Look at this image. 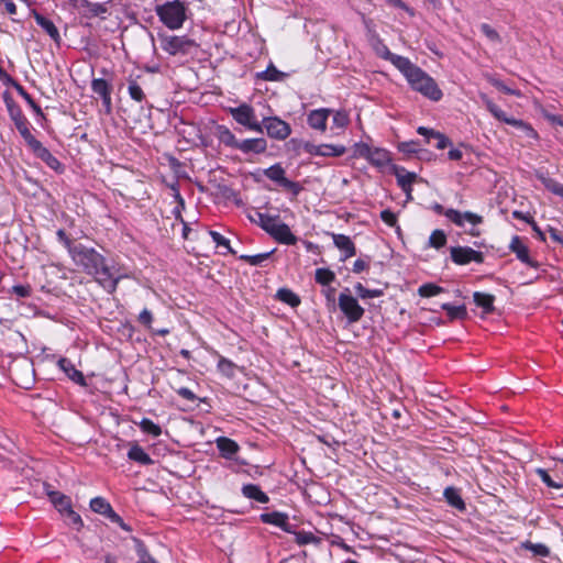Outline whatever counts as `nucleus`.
<instances>
[{
  "label": "nucleus",
  "instance_id": "13",
  "mask_svg": "<svg viewBox=\"0 0 563 563\" xmlns=\"http://www.w3.org/2000/svg\"><path fill=\"white\" fill-rule=\"evenodd\" d=\"M331 113L332 110L327 108L312 110L307 115V123L311 129L324 132L327 130V122Z\"/></svg>",
  "mask_w": 563,
  "mask_h": 563
},
{
  "label": "nucleus",
  "instance_id": "60",
  "mask_svg": "<svg viewBox=\"0 0 563 563\" xmlns=\"http://www.w3.org/2000/svg\"><path fill=\"white\" fill-rule=\"evenodd\" d=\"M65 518L68 520V525L75 527L77 530H79L82 527V520L80 516L73 510L70 507L64 515Z\"/></svg>",
  "mask_w": 563,
  "mask_h": 563
},
{
  "label": "nucleus",
  "instance_id": "47",
  "mask_svg": "<svg viewBox=\"0 0 563 563\" xmlns=\"http://www.w3.org/2000/svg\"><path fill=\"white\" fill-rule=\"evenodd\" d=\"M23 140L25 141L29 148L32 151L36 145H38L41 142L35 139V136L31 133L29 129V124H24L22 126L16 128Z\"/></svg>",
  "mask_w": 563,
  "mask_h": 563
},
{
  "label": "nucleus",
  "instance_id": "17",
  "mask_svg": "<svg viewBox=\"0 0 563 563\" xmlns=\"http://www.w3.org/2000/svg\"><path fill=\"white\" fill-rule=\"evenodd\" d=\"M57 365L74 383L80 386L87 385L84 374L75 367L70 360L60 357L57 362Z\"/></svg>",
  "mask_w": 563,
  "mask_h": 563
},
{
  "label": "nucleus",
  "instance_id": "20",
  "mask_svg": "<svg viewBox=\"0 0 563 563\" xmlns=\"http://www.w3.org/2000/svg\"><path fill=\"white\" fill-rule=\"evenodd\" d=\"M32 15L34 16L36 23L49 35V37L56 44H59L62 38L58 29L55 26L53 21L38 13L36 10L32 11Z\"/></svg>",
  "mask_w": 563,
  "mask_h": 563
},
{
  "label": "nucleus",
  "instance_id": "34",
  "mask_svg": "<svg viewBox=\"0 0 563 563\" xmlns=\"http://www.w3.org/2000/svg\"><path fill=\"white\" fill-rule=\"evenodd\" d=\"M276 298L292 308L298 307L301 302L299 296L288 288L278 289Z\"/></svg>",
  "mask_w": 563,
  "mask_h": 563
},
{
  "label": "nucleus",
  "instance_id": "64",
  "mask_svg": "<svg viewBox=\"0 0 563 563\" xmlns=\"http://www.w3.org/2000/svg\"><path fill=\"white\" fill-rule=\"evenodd\" d=\"M444 216L457 227H463L462 212L455 209H446Z\"/></svg>",
  "mask_w": 563,
  "mask_h": 563
},
{
  "label": "nucleus",
  "instance_id": "25",
  "mask_svg": "<svg viewBox=\"0 0 563 563\" xmlns=\"http://www.w3.org/2000/svg\"><path fill=\"white\" fill-rule=\"evenodd\" d=\"M443 496L451 507L460 511H464L466 509V505L463 498L461 497L460 490L457 488L453 486L446 487L444 489Z\"/></svg>",
  "mask_w": 563,
  "mask_h": 563
},
{
  "label": "nucleus",
  "instance_id": "22",
  "mask_svg": "<svg viewBox=\"0 0 563 563\" xmlns=\"http://www.w3.org/2000/svg\"><path fill=\"white\" fill-rule=\"evenodd\" d=\"M79 10H81L82 15L86 18L100 16L103 19L104 14L108 12V8L104 3H92L88 0H82Z\"/></svg>",
  "mask_w": 563,
  "mask_h": 563
},
{
  "label": "nucleus",
  "instance_id": "29",
  "mask_svg": "<svg viewBox=\"0 0 563 563\" xmlns=\"http://www.w3.org/2000/svg\"><path fill=\"white\" fill-rule=\"evenodd\" d=\"M47 495L49 497L51 503L60 512L62 516L71 507L70 498L64 495L63 493L48 492Z\"/></svg>",
  "mask_w": 563,
  "mask_h": 563
},
{
  "label": "nucleus",
  "instance_id": "8",
  "mask_svg": "<svg viewBox=\"0 0 563 563\" xmlns=\"http://www.w3.org/2000/svg\"><path fill=\"white\" fill-rule=\"evenodd\" d=\"M90 508L92 511L103 515L111 522L117 523L125 531H131V528L123 521V519L112 509L111 505L102 497H95L90 500Z\"/></svg>",
  "mask_w": 563,
  "mask_h": 563
},
{
  "label": "nucleus",
  "instance_id": "26",
  "mask_svg": "<svg viewBox=\"0 0 563 563\" xmlns=\"http://www.w3.org/2000/svg\"><path fill=\"white\" fill-rule=\"evenodd\" d=\"M272 238L280 244L295 245L297 243L296 235L292 234L290 228L286 223L278 225V229L275 230Z\"/></svg>",
  "mask_w": 563,
  "mask_h": 563
},
{
  "label": "nucleus",
  "instance_id": "42",
  "mask_svg": "<svg viewBox=\"0 0 563 563\" xmlns=\"http://www.w3.org/2000/svg\"><path fill=\"white\" fill-rule=\"evenodd\" d=\"M355 292L361 299H369L383 296L384 291L382 289H367L361 283H357L354 286Z\"/></svg>",
  "mask_w": 563,
  "mask_h": 563
},
{
  "label": "nucleus",
  "instance_id": "35",
  "mask_svg": "<svg viewBox=\"0 0 563 563\" xmlns=\"http://www.w3.org/2000/svg\"><path fill=\"white\" fill-rule=\"evenodd\" d=\"M441 308L446 312L450 320H464L467 317V310L464 305L453 306L443 303Z\"/></svg>",
  "mask_w": 563,
  "mask_h": 563
},
{
  "label": "nucleus",
  "instance_id": "49",
  "mask_svg": "<svg viewBox=\"0 0 563 563\" xmlns=\"http://www.w3.org/2000/svg\"><path fill=\"white\" fill-rule=\"evenodd\" d=\"M446 243V235L442 230H434L429 238V245L434 249H441Z\"/></svg>",
  "mask_w": 563,
  "mask_h": 563
},
{
  "label": "nucleus",
  "instance_id": "2",
  "mask_svg": "<svg viewBox=\"0 0 563 563\" xmlns=\"http://www.w3.org/2000/svg\"><path fill=\"white\" fill-rule=\"evenodd\" d=\"M159 21L169 30H178L187 19V7L180 0L166 1L155 8Z\"/></svg>",
  "mask_w": 563,
  "mask_h": 563
},
{
  "label": "nucleus",
  "instance_id": "27",
  "mask_svg": "<svg viewBox=\"0 0 563 563\" xmlns=\"http://www.w3.org/2000/svg\"><path fill=\"white\" fill-rule=\"evenodd\" d=\"M473 299L476 306L483 309L485 314H489L495 310L494 302L495 296L490 294L475 291L473 294Z\"/></svg>",
  "mask_w": 563,
  "mask_h": 563
},
{
  "label": "nucleus",
  "instance_id": "24",
  "mask_svg": "<svg viewBox=\"0 0 563 563\" xmlns=\"http://www.w3.org/2000/svg\"><path fill=\"white\" fill-rule=\"evenodd\" d=\"M389 62L407 78L418 68L409 58L394 54Z\"/></svg>",
  "mask_w": 563,
  "mask_h": 563
},
{
  "label": "nucleus",
  "instance_id": "36",
  "mask_svg": "<svg viewBox=\"0 0 563 563\" xmlns=\"http://www.w3.org/2000/svg\"><path fill=\"white\" fill-rule=\"evenodd\" d=\"M521 548L530 551L536 556L547 558L550 555V549L543 543H532L529 540L521 542Z\"/></svg>",
  "mask_w": 563,
  "mask_h": 563
},
{
  "label": "nucleus",
  "instance_id": "52",
  "mask_svg": "<svg viewBox=\"0 0 563 563\" xmlns=\"http://www.w3.org/2000/svg\"><path fill=\"white\" fill-rule=\"evenodd\" d=\"M264 220L265 221L261 228L271 236H273L275 230L278 229V225L282 224V222H279V216H268L267 218H264Z\"/></svg>",
  "mask_w": 563,
  "mask_h": 563
},
{
  "label": "nucleus",
  "instance_id": "5",
  "mask_svg": "<svg viewBox=\"0 0 563 563\" xmlns=\"http://www.w3.org/2000/svg\"><path fill=\"white\" fill-rule=\"evenodd\" d=\"M228 111L233 118V120L240 125H243L250 131H261V121L257 120L255 110L251 104L244 102L238 107L229 108Z\"/></svg>",
  "mask_w": 563,
  "mask_h": 563
},
{
  "label": "nucleus",
  "instance_id": "53",
  "mask_svg": "<svg viewBox=\"0 0 563 563\" xmlns=\"http://www.w3.org/2000/svg\"><path fill=\"white\" fill-rule=\"evenodd\" d=\"M264 220L265 221L261 228L271 236H273L275 230L278 229V225L282 224V222H279V216H268L267 218H264Z\"/></svg>",
  "mask_w": 563,
  "mask_h": 563
},
{
  "label": "nucleus",
  "instance_id": "43",
  "mask_svg": "<svg viewBox=\"0 0 563 563\" xmlns=\"http://www.w3.org/2000/svg\"><path fill=\"white\" fill-rule=\"evenodd\" d=\"M274 251L265 252L256 255H241L240 260L246 262L252 266H261L266 260L271 257Z\"/></svg>",
  "mask_w": 563,
  "mask_h": 563
},
{
  "label": "nucleus",
  "instance_id": "45",
  "mask_svg": "<svg viewBox=\"0 0 563 563\" xmlns=\"http://www.w3.org/2000/svg\"><path fill=\"white\" fill-rule=\"evenodd\" d=\"M140 428L144 433L153 437H159L162 434V428L147 418H143L141 420Z\"/></svg>",
  "mask_w": 563,
  "mask_h": 563
},
{
  "label": "nucleus",
  "instance_id": "32",
  "mask_svg": "<svg viewBox=\"0 0 563 563\" xmlns=\"http://www.w3.org/2000/svg\"><path fill=\"white\" fill-rule=\"evenodd\" d=\"M263 174L271 179L272 181L277 183L279 186H284L285 181H287L288 178H286L285 169L282 167L280 164H275L266 169L263 170Z\"/></svg>",
  "mask_w": 563,
  "mask_h": 563
},
{
  "label": "nucleus",
  "instance_id": "44",
  "mask_svg": "<svg viewBox=\"0 0 563 563\" xmlns=\"http://www.w3.org/2000/svg\"><path fill=\"white\" fill-rule=\"evenodd\" d=\"M295 541L299 545H306L310 543H319L320 538L316 537L312 532L306 531H296L295 530Z\"/></svg>",
  "mask_w": 563,
  "mask_h": 563
},
{
  "label": "nucleus",
  "instance_id": "16",
  "mask_svg": "<svg viewBox=\"0 0 563 563\" xmlns=\"http://www.w3.org/2000/svg\"><path fill=\"white\" fill-rule=\"evenodd\" d=\"M393 173L397 179L398 186L402 189V191H412V184L418 177L416 173L408 172L405 167L397 165L393 167Z\"/></svg>",
  "mask_w": 563,
  "mask_h": 563
},
{
  "label": "nucleus",
  "instance_id": "21",
  "mask_svg": "<svg viewBox=\"0 0 563 563\" xmlns=\"http://www.w3.org/2000/svg\"><path fill=\"white\" fill-rule=\"evenodd\" d=\"M216 134L221 144L227 147H231L234 150L239 148L240 140L235 137L233 132L225 125H218L216 129Z\"/></svg>",
  "mask_w": 563,
  "mask_h": 563
},
{
  "label": "nucleus",
  "instance_id": "55",
  "mask_svg": "<svg viewBox=\"0 0 563 563\" xmlns=\"http://www.w3.org/2000/svg\"><path fill=\"white\" fill-rule=\"evenodd\" d=\"M536 474L540 477V479L550 488L554 489H561L563 488V484L555 482L552 479V477L549 475L548 471L544 468H537Z\"/></svg>",
  "mask_w": 563,
  "mask_h": 563
},
{
  "label": "nucleus",
  "instance_id": "57",
  "mask_svg": "<svg viewBox=\"0 0 563 563\" xmlns=\"http://www.w3.org/2000/svg\"><path fill=\"white\" fill-rule=\"evenodd\" d=\"M9 112H10V117H11L12 121L14 122L15 128L22 126L24 124H30L20 108L10 107Z\"/></svg>",
  "mask_w": 563,
  "mask_h": 563
},
{
  "label": "nucleus",
  "instance_id": "62",
  "mask_svg": "<svg viewBox=\"0 0 563 563\" xmlns=\"http://www.w3.org/2000/svg\"><path fill=\"white\" fill-rule=\"evenodd\" d=\"M481 31H482V33H483V34H484L488 40H490L492 42H500V41H501V38H500V36H499L498 32H497L495 29H493V27H492L489 24H487V23H483V24L481 25Z\"/></svg>",
  "mask_w": 563,
  "mask_h": 563
},
{
  "label": "nucleus",
  "instance_id": "12",
  "mask_svg": "<svg viewBox=\"0 0 563 563\" xmlns=\"http://www.w3.org/2000/svg\"><path fill=\"white\" fill-rule=\"evenodd\" d=\"M509 249L512 253L516 254L517 258L525 263L526 265L538 268L539 263L537 261H533L529 255V249L527 245L523 244L520 236L515 235L511 239V242L509 244Z\"/></svg>",
  "mask_w": 563,
  "mask_h": 563
},
{
  "label": "nucleus",
  "instance_id": "56",
  "mask_svg": "<svg viewBox=\"0 0 563 563\" xmlns=\"http://www.w3.org/2000/svg\"><path fill=\"white\" fill-rule=\"evenodd\" d=\"M284 74L279 71L274 65H269L263 73L258 75L260 78L269 81L282 79Z\"/></svg>",
  "mask_w": 563,
  "mask_h": 563
},
{
  "label": "nucleus",
  "instance_id": "19",
  "mask_svg": "<svg viewBox=\"0 0 563 563\" xmlns=\"http://www.w3.org/2000/svg\"><path fill=\"white\" fill-rule=\"evenodd\" d=\"M332 239H333L334 245L341 252H343V254H344V256L342 258L343 261L349 257H352L356 254L355 244L353 243V241L351 240L350 236L344 235V234L332 233Z\"/></svg>",
  "mask_w": 563,
  "mask_h": 563
},
{
  "label": "nucleus",
  "instance_id": "9",
  "mask_svg": "<svg viewBox=\"0 0 563 563\" xmlns=\"http://www.w3.org/2000/svg\"><path fill=\"white\" fill-rule=\"evenodd\" d=\"M451 260L457 265H466L471 262L482 264L484 254L470 246H452L450 249Z\"/></svg>",
  "mask_w": 563,
  "mask_h": 563
},
{
  "label": "nucleus",
  "instance_id": "7",
  "mask_svg": "<svg viewBox=\"0 0 563 563\" xmlns=\"http://www.w3.org/2000/svg\"><path fill=\"white\" fill-rule=\"evenodd\" d=\"M261 131L258 133H263L266 131V134L274 140L284 141L291 133V126L286 121L282 120L278 117H264L261 120Z\"/></svg>",
  "mask_w": 563,
  "mask_h": 563
},
{
  "label": "nucleus",
  "instance_id": "38",
  "mask_svg": "<svg viewBox=\"0 0 563 563\" xmlns=\"http://www.w3.org/2000/svg\"><path fill=\"white\" fill-rule=\"evenodd\" d=\"M320 150L321 156L324 157H340L346 152L345 146L334 144H321Z\"/></svg>",
  "mask_w": 563,
  "mask_h": 563
},
{
  "label": "nucleus",
  "instance_id": "37",
  "mask_svg": "<svg viewBox=\"0 0 563 563\" xmlns=\"http://www.w3.org/2000/svg\"><path fill=\"white\" fill-rule=\"evenodd\" d=\"M91 90L93 93L102 98L107 97V95H111L112 87L106 79L95 78L91 81Z\"/></svg>",
  "mask_w": 563,
  "mask_h": 563
},
{
  "label": "nucleus",
  "instance_id": "23",
  "mask_svg": "<svg viewBox=\"0 0 563 563\" xmlns=\"http://www.w3.org/2000/svg\"><path fill=\"white\" fill-rule=\"evenodd\" d=\"M375 167H385L391 162L390 153L382 147H372L369 157L367 159Z\"/></svg>",
  "mask_w": 563,
  "mask_h": 563
},
{
  "label": "nucleus",
  "instance_id": "3",
  "mask_svg": "<svg viewBox=\"0 0 563 563\" xmlns=\"http://www.w3.org/2000/svg\"><path fill=\"white\" fill-rule=\"evenodd\" d=\"M407 81L415 91L420 92L432 101H439L443 96L434 79L420 67L407 78Z\"/></svg>",
  "mask_w": 563,
  "mask_h": 563
},
{
  "label": "nucleus",
  "instance_id": "46",
  "mask_svg": "<svg viewBox=\"0 0 563 563\" xmlns=\"http://www.w3.org/2000/svg\"><path fill=\"white\" fill-rule=\"evenodd\" d=\"M128 91L131 99L136 102H142L145 99V93L135 79H129Z\"/></svg>",
  "mask_w": 563,
  "mask_h": 563
},
{
  "label": "nucleus",
  "instance_id": "61",
  "mask_svg": "<svg viewBox=\"0 0 563 563\" xmlns=\"http://www.w3.org/2000/svg\"><path fill=\"white\" fill-rule=\"evenodd\" d=\"M418 141L401 142L398 145V150L405 154H416L420 150Z\"/></svg>",
  "mask_w": 563,
  "mask_h": 563
},
{
  "label": "nucleus",
  "instance_id": "51",
  "mask_svg": "<svg viewBox=\"0 0 563 563\" xmlns=\"http://www.w3.org/2000/svg\"><path fill=\"white\" fill-rule=\"evenodd\" d=\"M264 220L265 221L261 228L271 236H273L275 230L278 229V225L282 224V222H279V216H268L267 218H264Z\"/></svg>",
  "mask_w": 563,
  "mask_h": 563
},
{
  "label": "nucleus",
  "instance_id": "18",
  "mask_svg": "<svg viewBox=\"0 0 563 563\" xmlns=\"http://www.w3.org/2000/svg\"><path fill=\"white\" fill-rule=\"evenodd\" d=\"M216 444L221 456L227 460H232L240 450L239 444L234 440L227 437H219L216 440Z\"/></svg>",
  "mask_w": 563,
  "mask_h": 563
},
{
  "label": "nucleus",
  "instance_id": "39",
  "mask_svg": "<svg viewBox=\"0 0 563 563\" xmlns=\"http://www.w3.org/2000/svg\"><path fill=\"white\" fill-rule=\"evenodd\" d=\"M314 279L322 286H330L335 280V274L329 268L316 269Z\"/></svg>",
  "mask_w": 563,
  "mask_h": 563
},
{
  "label": "nucleus",
  "instance_id": "6",
  "mask_svg": "<svg viewBox=\"0 0 563 563\" xmlns=\"http://www.w3.org/2000/svg\"><path fill=\"white\" fill-rule=\"evenodd\" d=\"M338 305L349 323H356L364 316V308L361 307L357 299L350 294L349 288H345L344 291L339 295Z\"/></svg>",
  "mask_w": 563,
  "mask_h": 563
},
{
  "label": "nucleus",
  "instance_id": "15",
  "mask_svg": "<svg viewBox=\"0 0 563 563\" xmlns=\"http://www.w3.org/2000/svg\"><path fill=\"white\" fill-rule=\"evenodd\" d=\"M32 153L43 161L49 168H52L55 172H63L64 167L62 163L46 148L42 143L36 145Z\"/></svg>",
  "mask_w": 563,
  "mask_h": 563
},
{
  "label": "nucleus",
  "instance_id": "30",
  "mask_svg": "<svg viewBox=\"0 0 563 563\" xmlns=\"http://www.w3.org/2000/svg\"><path fill=\"white\" fill-rule=\"evenodd\" d=\"M128 457L142 465H152L154 463L152 457L139 444H133L130 448L128 452Z\"/></svg>",
  "mask_w": 563,
  "mask_h": 563
},
{
  "label": "nucleus",
  "instance_id": "11",
  "mask_svg": "<svg viewBox=\"0 0 563 563\" xmlns=\"http://www.w3.org/2000/svg\"><path fill=\"white\" fill-rule=\"evenodd\" d=\"M260 519L264 523L279 527L287 533H295V526L289 523L288 515L280 511L265 512L260 516Z\"/></svg>",
  "mask_w": 563,
  "mask_h": 563
},
{
  "label": "nucleus",
  "instance_id": "58",
  "mask_svg": "<svg viewBox=\"0 0 563 563\" xmlns=\"http://www.w3.org/2000/svg\"><path fill=\"white\" fill-rule=\"evenodd\" d=\"M372 147L363 142L355 143L353 146V157H362L368 159Z\"/></svg>",
  "mask_w": 563,
  "mask_h": 563
},
{
  "label": "nucleus",
  "instance_id": "48",
  "mask_svg": "<svg viewBox=\"0 0 563 563\" xmlns=\"http://www.w3.org/2000/svg\"><path fill=\"white\" fill-rule=\"evenodd\" d=\"M442 291H443L442 287H440L435 284H432V283L423 284L418 289V294L421 297H433V296L441 294Z\"/></svg>",
  "mask_w": 563,
  "mask_h": 563
},
{
  "label": "nucleus",
  "instance_id": "31",
  "mask_svg": "<svg viewBox=\"0 0 563 563\" xmlns=\"http://www.w3.org/2000/svg\"><path fill=\"white\" fill-rule=\"evenodd\" d=\"M537 178L541 181V184L553 195H556L563 199V185L556 181L555 179L549 177L543 173H538Z\"/></svg>",
  "mask_w": 563,
  "mask_h": 563
},
{
  "label": "nucleus",
  "instance_id": "59",
  "mask_svg": "<svg viewBox=\"0 0 563 563\" xmlns=\"http://www.w3.org/2000/svg\"><path fill=\"white\" fill-rule=\"evenodd\" d=\"M209 235L211 236L212 241L217 244V246H223L227 249L229 253L235 254V252L230 246V241L222 234H220L217 231H209Z\"/></svg>",
  "mask_w": 563,
  "mask_h": 563
},
{
  "label": "nucleus",
  "instance_id": "1",
  "mask_svg": "<svg viewBox=\"0 0 563 563\" xmlns=\"http://www.w3.org/2000/svg\"><path fill=\"white\" fill-rule=\"evenodd\" d=\"M70 257L76 266L82 272L95 277V280L108 292L113 294L118 284L126 275L122 274L115 266H110L102 254L93 247L81 243L70 249Z\"/></svg>",
  "mask_w": 563,
  "mask_h": 563
},
{
  "label": "nucleus",
  "instance_id": "4",
  "mask_svg": "<svg viewBox=\"0 0 563 563\" xmlns=\"http://www.w3.org/2000/svg\"><path fill=\"white\" fill-rule=\"evenodd\" d=\"M159 43L162 49L172 56L188 55L198 47L194 40L178 35H159Z\"/></svg>",
  "mask_w": 563,
  "mask_h": 563
},
{
  "label": "nucleus",
  "instance_id": "28",
  "mask_svg": "<svg viewBox=\"0 0 563 563\" xmlns=\"http://www.w3.org/2000/svg\"><path fill=\"white\" fill-rule=\"evenodd\" d=\"M242 494L245 498L253 499L261 504L269 501L268 496L255 484H246L242 487Z\"/></svg>",
  "mask_w": 563,
  "mask_h": 563
},
{
  "label": "nucleus",
  "instance_id": "50",
  "mask_svg": "<svg viewBox=\"0 0 563 563\" xmlns=\"http://www.w3.org/2000/svg\"><path fill=\"white\" fill-rule=\"evenodd\" d=\"M264 220L265 221L261 228L271 236H273L275 230L278 229V225L282 224V222H279V216H268L267 218H264Z\"/></svg>",
  "mask_w": 563,
  "mask_h": 563
},
{
  "label": "nucleus",
  "instance_id": "54",
  "mask_svg": "<svg viewBox=\"0 0 563 563\" xmlns=\"http://www.w3.org/2000/svg\"><path fill=\"white\" fill-rule=\"evenodd\" d=\"M136 553L140 558L137 563H158L146 550L144 543L136 540Z\"/></svg>",
  "mask_w": 563,
  "mask_h": 563
},
{
  "label": "nucleus",
  "instance_id": "33",
  "mask_svg": "<svg viewBox=\"0 0 563 563\" xmlns=\"http://www.w3.org/2000/svg\"><path fill=\"white\" fill-rule=\"evenodd\" d=\"M332 124H331V131H333L334 134H339L340 131H343L349 122V115L345 111H334L332 110Z\"/></svg>",
  "mask_w": 563,
  "mask_h": 563
},
{
  "label": "nucleus",
  "instance_id": "14",
  "mask_svg": "<svg viewBox=\"0 0 563 563\" xmlns=\"http://www.w3.org/2000/svg\"><path fill=\"white\" fill-rule=\"evenodd\" d=\"M267 150V141L264 137L240 140L239 148L243 154H263Z\"/></svg>",
  "mask_w": 563,
  "mask_h": 563
},
{
  "label": "nucleus",
  "instance_id": "40",
  "mask_svg": "<svg viewBox=\"0 0 563 563\" xmlns=\"http://www.w3.org/2000/svg\"><path fill=\"white\" fill-rule=\"evenodd\" d=\"M217 367L228 378H232L235 375L236 365L223 356H220Z\"/></svg>",
  "mask_w": 563,
  "mask_h": 563
},
{
  "label": "nucleus",
  "instance_id": "41",
  "mask_svg": "<svg viewBox=\"0 0 563 563\" xmlns=\"http://www.w3.org/2000/svg\"><path fill=\"white\" fill-rule=\"evenodd\" d=\"M16 92L27 102V104L34 110L36 114H43L41 107L34 101L32 96L18 82L13 84Z\"/></svg>",
  "mask_w": 563,
  "mask_h": 563
},
{
  "label": "nucleus",
  "instance_id": "10",
  "mask_svg": "<svg viewBox=\"0 0 563 563\" xmlns=\"http://www.w3.org/2000/svg\"><path fill=\"white\" fill-rule=\"evenodd\" d=\"M482 101L484 102L486 109L490 112V114L497 119L498 121L505 122L509 125L520 126L529 130L533 133V130L526 125L521 120H517L515 118H509L505 111H503L496 103H494L487 96H481Z\"/></svg>",
  "mask_w": 563,
  "mask_h": 563
},
{
  "label": "nucleus",
  "instance_id": "63",
  "mask_svg": "<svg viewBox=\"0 0 563 563\" xmlns=\"http://www.w3.org/2000/svg\"><path fill=\"white\" fill-rule=\"evenodd\" d=\"M444 216L457 227H463L462 212L455 209H446Z\"/></svg>",
  "mask_w": 563,
  "mask_h": 563
}]
</instances>
